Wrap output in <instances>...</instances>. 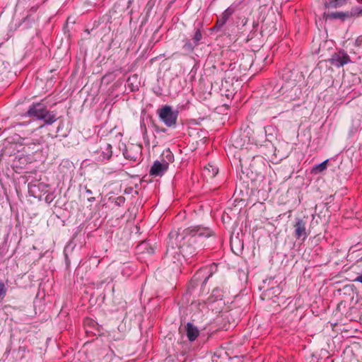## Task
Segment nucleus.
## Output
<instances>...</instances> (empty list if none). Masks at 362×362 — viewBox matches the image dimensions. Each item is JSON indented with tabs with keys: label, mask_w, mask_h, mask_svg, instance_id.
Returning <instances> with one entry per match:
<instances>
[{
	"label": "nucleus",
	"mask_w": 362,
	"mask_h": 362,
	"mask_svg": "<svg viewBox=\"0 0 362 362\" xmlns=\"http://www.w3.org/2000/svg\"><path fill=\"white\" fill-rule=\"evenodd\" d=\"M112 148L111 144L106 142L101 143L100 149L95 152L98 156V161L105 162L109 160L112 155Z\"/></svg>",
	"instance_id": "6"
},
{
	"label": "nucleus",
	"mask_w": 362,
	"mask_h": 362,
	"mask_svg": "<svg viewBox=\"0 0 362 362\" xmlns=\"http://www.w3.org/2000/svg\"><path fill=\"white\" fill-rule=\"evenodd\" d=\"M25 115L30 117L44 120L45 124L49 125L57 120L56 114L54 112L49 111L46 105L42 103H33Z\"/></svg>",
	"instance_id": "2"
},
{
	"label": "nucleus",
	"mask_w": 362,
	"mask_h": 362,
	"mask_svg": "<svg viewBox=\"0 0 362 362\" xmlns=\"http://www.w3.org/2000/svg\"><path fill=\"white\" fill-rule=\"evenodd\" d=\"M218 170L216 167L214 166L211 164H208L206 165L203 170V175L208 178L214 177L218 173Z\"/></svg>",
	"instance_id": "10"
},
{
	"label": "nucleus",
	"mask_w": 362,
	"mask_h": 362,
	"mask_svg": "<svg viewBox=\"0 0 362 362\" xmlns=\"http://www.w3.org/2000/svg\"><path fill=\"white\" fill-rule=\"evenodd\" d=\"M205 272H206V271H205V270H204V269H201V270H199V272H197V273L193 276L192 281H194V282H195L197 285L198 284V281H202V285L205 284L207 282V281H208L209 278V277H210V276H211V274H210V275H209V276H207L204 277V279L202 280V277H203V276H204V275H203V274H204V273H205Z\"/></svg>",
	"instance_id": "12"
},
{
	"label": "nucleus",
	"mask_w": 362,
	"mask_h": 362,
	"mask_svg": "<svg viewBox=\"0 0 362 362\" xmlns=\"http://www.w3.org/2000/svg\"><path fill=\"white\" fill-rule=\"evenodd\" d=\"M123 154L125 158L133 162H137L140 158V148L132 146L126 148Z\"/></svg>",
	"instance_id": "8"
},
{
	"label": "nucleus",
	"mask_w": 362,
	"mask_h": 362,
	"mask_svg": "<svg viewBox=\"0 0 362 362\" xmlns=\"http://www.w3.org/2000/svg\"><path fill=\"white\" fill-rule=\"evenodd\" d=\"M223 296V290L221 289V288H214L212 291L211 294V296L209 298V300L211 303H214L215 301H218V300H222Z\"/></svg>",
	"instance_id": "11"
},
{
	"label": "nucleus",
	"mask_w": 362,
	"mask_h": 362,
	"mask_svg": "<svg viewBox=\"0 0 362 362\" xmlns=\"http://www.w3.org/2000/svg\"><path fill=\"white\" fill-rule=\"evenodd\" d=\"M166 158L168 160H162L161 161L156 160L151 166L149 174L153 177H161L168 170L169 168V162L173 160V155L169 150L166 151Z\"/></svg>",
	"instance_id": "4"
},
{
	"label": "nucleus",
	"mask_w": 362,
	"mask_h": 362,
	"mask_svg": "<svg viewBox=\"0 0 362 362\" xmlns=\"http://www.w3.org/2000/svg\"><path fill=\"white\" fill-rule=\"evenodd\" d=\"M294 236L297 239L303 238L305 240L308 237L306 232V221L303 218H296L294 224Z\"/></svg>",
	"instance_id": "7"
},
{
	"label": "nucleus",
	"mask_w": 362,
	"mask_h": 362,
	"mask_svg": "<svg viewBox=\"0 0 362 362\" xmlns=\"http://www.w3.org/2000/svg\"><path fill=\"white\" fill-rule=\"evenodd\" d=\"M136 78H137V76H136V75H134V76H132V77H129V78H128V80H127L128 85H129V86H130L129 82H131V81H132V80H134V79L136 80Z\"/></svg>",
	"instance_id": "25"
},
{
	"label": "nucleus",
	"mask_w": 362,
	"mask_h": 362,
	"mask_svg": "<svg viewBox=\"0 0 362 362\" xmlns=\"http://www.w3.org/2000/svg\"><path fill=\"white\" fill-rule=\"evenodd\" d=\"M7 293V288L3 281H0V300H3Z\"/></svg>",
	"instance_id": "18"
},
{
	"label": "nucleus",
	"mask_w": 362,
	"mask_h": 362,
	"mask_svg": "<svg viewBox=\"0 0 362 362\" xmlns=\"http://www.w3.org/2000/svg\"><path fill=\"white\" fill-rule=\"evenodd\" d=\"M350 16L348 12H334L329 14V17L333 19L344 20Z\"/></svg>",
	"instance_id": "14"
},
{
	"label": "nucleus",
	"mask_w": 362,
	"mask_h": 362,
	"mask_svg": "<svg viewBox=\"0 0 362 362\" xmlns=\"http://www.w3.org/2000/svg\"><path fill=\"white\" fill-rule=\"evenodd\" d=\"M355 45L356 47H360L362 45V35L358 37L355 41Z\"/></svg>",
	"instance_id": "20"
},
{
	"label": "nucleus",
	"mask_w": 362,
	"mask_h": 362,
	"mask_svg": "<svg viewBox=\"0 0 362 362\" xmlns=\"http://www.w3.org/2000/svg\"><path fill=\"white\" fill-rule=\"evenodd\" d=\"M227 21H223V18L220 17L217 21V25L220 27L223 26Z\"/></svg>",
	"instance_id": "22"
},
{
	"label": "nucleus",
	"mask_w": 362,
	"mask_h": 362,
	"mask_svg": "<svg viewBox=\"0 0 362 362\" xmlns=\"http://www.w3.org/2000/svg\"><path fill=\"white\" fill-rule=\"evenodd\" d=\"M354 281L362 283V274L358 275L354 280Z\"/></svg>",
	"instance_id": "23"
},
{
	"label": "nucleus",
	"mask_w": 362,
	"mask_h": 362,
	"mask_svg": "<svg viewBox=\"0 0 362 362\" xmlns=\"http://www.w3.org/2000/svg\"><path fill=\"white\" fill-rule=\"evenodd\" d=\"M358 3H361L362 4V0H356Z\"/></svg>",
	"instance_id": "32"
},
{
	"label": "nucleus",
	"mask_w": 362,
	"mask_h": 362,
	"mask_svg": "<svg viewBox=\"0 0 362 362\" xmlns=\"http://www.w3.org/2000/svg\"><path fill=\"white\" fill-rule=\"evenodd\" d=\"M233 12L234 10L230 7H228L223 12L221 17L223 18V21H227L228 18L231 16V15L233 13Z\"/></svg>",
	"instance_id": "16"
},
{
	"label": "nucleus",
	"mask_w": 362,
	"mask_h": 362,
	"mask_svg": "<svg viewBox=\"0 0 362 362\" xmlns=\"http://www.w3.org/2000/svg\"><path fill=\"white\" fill-rule=\"evenodd\" d=\"M147 252H148V254H153V253H154V250H153V248L150 247V249H149V250H148Z\"/></svg>",
	"instance_id": "28"
},
{
	"label": "nucleus",
	"mask_w": 362,
	"mask_h": 362,
	"mask_svg": "<svg viewBox=\"0 0 362 362\" xmlns=\"http://www.w3.org/2000/svg\"><path fill=\"white\" fill-rule=\"evenodd\" d=\"M85 192L88 195L92 194V191L87 188V187H85Z\"/></svg>",
	"instance_id": "27"
},
{
	"label": "nucleus",
	"mask_w": 362,
	"mask_h": 362,
	"mask_svg": "<svg viewBox=\"0 0 362 362\" xmlns=\"http://www.w3.org/2000/svg\"><path fill=\"white\" fill-rule=\"evenodd\" d=\"M147 246H148V243H146V242H144V243H141L139 245V247L141 248H145V249L147 248Z\"/></svg>",
	"instance_id": "26"
},
{
	"label": "nucleus",
	"mask_w": 362,
	"mask_h": 362,
	"mask_svg": "<svg viewBox=\"0 0 362 362\" xmlns=\"http://www.w3.org/2000/svg\"><path fill=\"white\" fill-rule=\"evenodd\" d=\"M202 39V34L199 29H197L195 30V33H194L192 40V41H194L195 42V45H198Z\"/></svg>",
	"instance_id": "17"
},
{
	"label": "nucleus",
	"mask_w": 362,
	"mask_h": 362,
	"mask_svg": "<svg viewBox=\"0 0 362 362\" xmlns=\"http://www.w3.org/2000/svg\"><path fill=\"white\" fill-rule=\"evenodd\" d=\"M129 84L130 86L132 85V86H134V84H132V83L129 82Z\"/></svg>",
	"instance_id": "33"
},
{
	"label": "nucleus",
	"mask_w": 362,
	"mask_h": 362,
	"mask_svg": "<svg viewBox=\"0 0 362 362\" xmlns=\"http://www.w3.org/2000/svg\"><path fill=\"white\" fill-rule=\"evenodd\" d=\"M214 235V232L208 227L202 226H194L187 228L177 231H171L168 235V243L165 252L166 257H173L180 261L181 253L183 256L193 255L194 250L189 246L185 247L186 243H194L199 239L209 238Z\"/></svg>",
	"instance_id": "1"
},
{
	"label": "nucleus",
	"mask_w": 362,
	"mask_h": 362,
	"mask_svg": "<svg viewBox=\"0 0 362 362\" xmlns=\"http://www.w3.org/2000/svg\"><path fill=\"white\" fill-rule=\"evenodd\" d=\"M124 202H125V198L122 196H119V197H117L115 204L118 206H121L124 203Z\"/></svg>",
	"instance_id": "19"
},
{
	"label": "nucleus",
	"mask_w": 362,
	"mask_h": 362,
	"mask_svg": "<svg viewBox=\"0 0 362 362\" xmlns=\"http://www.w3.org/2000/svg\"><path fill=\"white\" fill-rule=\"evenodd\" d=\"M45 201L48 203L51 202L52 201V195L48 194L45 197Z\"/></svg>",
	"instance_id": "24"
},
{
	"label": "nucleus",
	"mask_w": 362,
	"mask_h": 362,
	"mask_svg": "<svg viewBox=\"0 0 362 362\" xmlns=\"http://www.w3.org/2000/svg\"><path fill=\"white\" fill-rule=\"evenodd\" d=\"M329 61L332 65L338 68L351 62L349 55L344 49L334 52Z\"/></svg>",
	"instance_id": "5"
},
{
	"label": "nucleus",
	"mask_w": 362,
	"mask_h": 362,
	"mask_svg": "<svg viewBox=\"0 0 362 362\" xmlns=\"http://www.w3.org/2000/svg\"><path fill=\"white\" fill-rule=\"evenodd\" d=\"M227 21H223V18L220 17L217 21V25L220 27L223 26Z\"/></svg>",
	"instance_id": "21"
},
{
	"label": "nucleus",
	"mask_w": 362,
	"mask_h": 362,
	"mask_svg": "<svg viewBox=\"0 0 362 362\" xmlns=\"http://www.w3.org/2000/svg\"><path fill=\"white\" fill-rule=\"evenodd\" d=\"M197 45H195L194 41H191L190 40L186 39L185 40V45H183V48L188 52H192L194 50V47H197Z\"/></svg>",
	"instance_id": "15"
},
{
	"label": "nucleus",
	"mask_w": 362,
	"mask_h": 362,
	"mask_svg": "<svg viewBox=\"0 0 362 362\" xmlns=\"http://www.w3.org/2000/svg\"><path fill=\"white\" fill-rule=\"evenodd\" d=\"M158 117L167 127L175 128L177 125L179 111L173 110V107L168 105H163L156 111Z\"/></svg>",
	"instance_id": "3"
},
{
	"label": "nucleus",
	"mask_w": 362,
	"mask_h": 362,
	"mask_svg": "<svg viewBox=\"0 0 362 362\" xmlns=\"http://www.w3.org/2000/svg\"><path fill=\"white\" fill-rule=\"evenodd\" d=\"M327 162H328V160H326L322 162L321 163L313 166V168L312 169V173H321V172L324 171L325 170H326L327 166Z\"/></svg>",
	"instance_id": "13"
},
{
	"label": "nucleus",
	"mask_w": 362,
	"mask_h": 362,
	"mask_svg": "<svg viewBox=\"0 0 362 362\" xmlns=\"http://www.w3.org/2000/svg\"><path fill=\"white\" fill-rule=\"evenodd\" d=\"M161 132H166V129H161Z\"/></svg>",
	"instance_id": "30"
},
{
	"label": "nucleus",
	"mask_w": 362,
	"mask_h": 362,
	"mask_svg": "<svg viewBox=\"0 0 362 362\" xmlns=\"http://www.w3.org/2000/svg\"><path fill=\"white\" fill-rule=\"evenodd\" d=\"M136 89H138V87H137V86H136V88H132V90H136Z\"/></svg>",
	"instance_id": "31"
},
{
	"label": "nucleus",
	"mask_w": 362,
	"mask_h": 362,
	"mask_svg": "<svg viewBox=\"0 0 362 362\" xmlns=\"http://www.w3.org/2000/svg\"><path fill=\"white\" fill-rule=\"evenodd\" d=\"M187 337L190 341H194L199 336V332L197 327L188 322L186 326Z\"/></svg>",
	"instance_id": "9"
},
{
	"label": "nucleus",
	"mask_w": 362,
	"mask_h": 362,
	"mask_svg": "<svg viewBox=\"0 0 362 362\" xmlns=\"http://www.w3.org/2000/svg\"><path fill=\"white\" fill-rule=\"evenodd\" d=\"M95 200V197H88V202H93Z\"/></svg>",
	"instance_id": "29"
}]
</instances>
